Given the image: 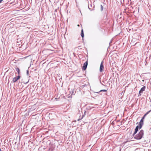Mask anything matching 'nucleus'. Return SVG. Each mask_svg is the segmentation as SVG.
<instances>
[{
	"label": "nucleus",
	"mask_w": 151,
	"mask_h": 151,
	"mask_svg": "<svg viewBox=\"0 0 151 151\" xmlns=\"http://www.w3.org/2000/svg\"><path fill=\"white\" fill-rule=\"evenodd\" d=\"M144 134V131L143 130H141L139 133L134 137V138L137 139H141Z\"/></svg>",
	"instance_id": "1"
},
{
	"label": "nucleus",
	"mask_w": 151,
	"mask_h": 151,
	"mask_svg": "<svg viewBox=\"0 0 151 151\" xmlns=\"http://www.w3.org/2000/svg\"><path fill=\"white\" fill-rule=\"evenodd\" d=\"M146 87L145 86H144L139 91V95L140 96L141 95V93H142L143 91H144Z\"/></svg>",
	"instance_id": "2"
},
{
	"label": "nucleus",
	"mask_w": 151,
	"mask_h": 151,
	"mask_svg": "<svg viewBox=\"0 0 151 151\" xmlns=\"http://www.w3.org/2000/svg\"><path fill=\"white\" fill-rule=\"evenodd\" d=\"M104 66L103 65V62L102 61L101 62L100 67L99 70L101 72H102L104 71Z\"/></svg>",
	"instance_id": "3"
},
{
	"label": "nucleus",
	"mask_w": 151,
	"mask_h": 151,
	"mask_svg": "<svg viewBox=\"0 0 151 151\" xmlns=\"http://www.w3.org/2000/svg\"><path fill=\"white\" fill-rule=\"evenodd\" d=\"M88 65V60H87L86 62L84 64L83 66L82 67V70H86L87 66Z\"/></svg>",
	"instance_id": "4"
},
{
	"label": "nucleus",
	"mask_w": 151,
	"mask_h": 151,
	"mask_svg": "<svg viewBox=\"0 0 151 151\" xmlns=\"http://www.w3.org/2000/svg\"><path fill=\"white\" fill-rule=\"evenodd\" d=\"M20 78V76L19 75H18L17 77H15L13 79L12 81L13 82H15L18 80Z\"/></svg>",
	"instance_id": "5"
},
{
	"label": "nucleus",
	"mask_w": 151,
	"mask_h": 151,
	"mask_svg": "<svg viewBox=\"0 0 151 151\" xmlns=\"http://www.w3.org/2000/svg\"><path fill=\"white\" fill-rule=\"evenodd\" d=\"M143 124V120H142V119L140 121L139 124V128L141 129L142 127V125Z\"/></svg>",
	"instance_id": "6"
},
{
	"label": "nucleus",
	"mask_w": 151,
	"mask_h": 151,
	"mask_svg": "<svg viewBox=\"0 0 151 151\" xmlns=\"http://www.w3.org/2000/svg\"><path fill=\"white\" fill-rule=\"evenodd\" d=\"M139 128V125H138L136 127V128L135 130V131H134V133L133 134V136H134V135L137 133Z\"/></svg>",
	"instance_id": "7"
},
{
	"label": "nucleus",
	"mask_w": 151,
	"mask_h": 151,
	"mask_svg": "<svg viewBox=\"0 0 151 151\" xmlns=\"http://www.w3.org/2000/svg\"><path fill=\"white\" fill-rule=\"evenodd\" d=\"M151 111V110H150L149 111H147L143 116L142 117L141 119L143 120L145 118V116L147 115Z\"/></svg>",
	"instance_id": "8"
},
{
	"label": "nucleus",
	"mask_w": 151,
	"mask_h": 151,
	"mask_svg": "<svg viewBox=\"0 0 151 151\" xmlns=\"http://www.w3.org/2000/svg\"><path fill=\"white\" fill-rule=\"evenodd\" d=\"M151 111V110H150L149 111H147L143 116L142 117L141 119L143 120L145 118V116L147 115Z\"/></svg>",
	"instance_id": "9"
},
{
	"label": "nucleus",
	"mask_w": 151,
	"mask_h": 151,
	"mask_svg": "<svg viewBox=\"0 0 151 151\" xmlns=\"http://www.w3.org/2000/svg\"><path fill=\"white\" fill-rule=\"evenodd\" d=\"M81 35L82 38H83L84 37V35L83 33V30L82 29L81 32Z\"/></svg>",
	"instance_id": "10"
},
{
	"label": "nucleus",
	"mask_w": 151,
	"mask_h": 151,
	"mask_svg": "<svg viewBox=\"0 0 151 151\" xmlns=\"http://www.w3.org/2000/svg\"><path fill=\"white\" fill-rule=\"evenodd\" d=\"M16 70L18 73V75H19L20 74V70L19 68H16Z\"/></svg>",
	"instance_id": "11"
},
{
	"label": "nucleus",
	"mask_w": 151,
	"mask_h": 151,
	"mask_svg": "<svg viewBox=\"0 0 151 151\" xmlns=\"http://www.w3.org/2000/svg\"><path fill=\"white\" fill-rule=\"evenodd\" d=\"M107 92V91L106 90H100L99 92H97V93H99L100 92Z\"/></svg>",
	"instance_id": "12"
},
{
	"label": "nucleus",
	"mask_w": 151,
	"mask_h": 151,
	"mask_svg": "<svg viewBox=\"0 0 151 151\" xmlns=\"http://www.w3.org/2000/svg\"><path fill=\"white\" fill-rule=\"evenodd\" d=\"M3 0H0V3H1Z\"/></svg>",
	"instance_id": "13"
},
{
	"label": "nucleus",
	"mask_w": 151,
	"mask_h": 151,
	"mask_svg": "<svg viewBox=\"0 0 151 151\" xmlns=\"http://www.w3.org/2000/svg\"><path fill=\"white\" fill-rule=\"evenodd\" d=\"M77 26H78V27H79L80 25H79V24H78V25H77Z\"/></svg>",
	"instance_id": "14"
},
{
	"label": "nucleus",
	"mask_w": 151,
	"mask_h": 151,
	"mask_svg": "<svg viewBox=\"0 0 151 151\" xmlns=\"http://www.w3.org/2000/svg\"><path fill=\"white\" fill-rule=\"evenodd\" d=\"M101 6L102 7V6L101 5Z\"/></svg>",
	"instance_id": "15"
}]
</instances>
